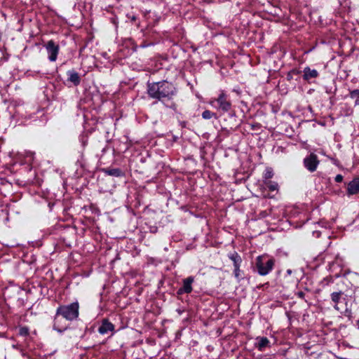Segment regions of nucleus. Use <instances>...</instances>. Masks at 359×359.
Wrapping results in <instances>:
<instances>
[{
	"label": "nucleus",
	"mask_w": 359,
	"mask_h": 359,
	"mask_svg": "<svg viewBox=\"0 0 359 359\" xmlns=\"http://www.w3.org/2000/svg\"><path fill=\"white\" fill-rule=\"evenodd\" d=\"M79 305L78 302H73L67 305L60 306L54 317L53 329L58 332H64L68 325L63 322L62 318L67 321H72L79 317Z\"/></svg>",
	"instance_id": "1"
},
{
	"label": "nucleus",
	"mask_w": 359,
	"mask_h": 359,
	"mask_svg": "<svg viewBox=\"0 0 359 359\" xmlns=\"http://www.w3.org/2000/svg\"><path fill=\"white\" fill-rule=\"evenodd\" d=\"M147 93L150 97L162 100L170 99L175 93L172 84L165 81H160L148 84Z\"/></svg>",
	"instance_id": "2"
},
{
	"label": "nucleus",
	"mask_w": 359,
	"mask_h": 359,
	"mask_svg": "<svg viewBox=\"0 0 359 359\" xmlns=\"http://www.w3.org/2000/svg\"><path fill=\"white\" fill-rule=\"evenodd\" d=\"M275 264L273 258L269 259L266 255L258 256L256 258L255 266L257 272L261 276H266L272 271Z\"/></svg>",
	"instance_id": "3"
},
{
	"label": "nucleus",
	"mask_w": 359,
	"mask_h": 359,
	"mask_svg": "<svg viewBox=\"0 0 359 359\" xmlns=\"http://www.w3.org/2000/svg\"><path fill=\"white\" fill-rule=\"evenodd\" d=\"M216 102L218 104L217 108L220 109L223 111H229L231 109V104L230 101L227 99V95L222 92L219 95L218 98L212 101L211 104L213 105V103Z\"/></svg>",
	"instance_id": "4"
},
{
	"label": "nucleus",
	"mask_w": 359,
	"mask_h": 359,
	"mask_svg": "<svg viewBox=\"0 0 359 359\" xmlns=\"http://www.w3.org/2000/svg\"><path fill=\"white\" fill-rule=\"evenodd\" d=\"M44 46L48 54L49 60L51 62L55 61L59 53V46L55 44L53 40H50Z\"/></svg>",
	"instance_id": "5"
},
{
	"label": "nucleus",
	"mask_w": 359,
	"mask_h": 359,
	"mask_svg": "<svg viewBox=\"0 0 359 359\" xmlns=\"http://www.w3.org/2000/svg\"><path fill=\"white\" fill-rule=\"evenodd\" d=\"M319 161L318 159V156L314 154H311L304 159V165L305 168L311 172L316 170Z\"/></svg>",
	"instance_id": "6"
},
{
	"label": "nucleus",
	"mask_w": 359,
	"mask_h": 359,
	"mask_svg": "<svg viewBox=\"0 0 359 359\" xmlns=\"http://www.w3.org/2000/svg\"><path fill=\"white\" fill-rule=\"evenodd\" d=\"M194 281V278L192 276H189L183 280V286L180 288L177 291L178 294H182L183 293H191L192 291V283Z\"/></svg>",
	"instance_id": "7"
},
{
	"label": "nucleus",
	"mask_w": 359,
	"mask_h": 359,
	"mask_svg": "<svg viewBox=\"0 0 359 359\" xmlns=\"http://www.w3.org/2000/svg\"><path fill=\"white\" fill-rule=\"evenodd\" d=\"M359 194V177H355L347 185V194L348 196Z\"/></svg>",
	"instance_id": "8"
},
{
	"label": "nucleus",
	"mask_w": 359,
	"mask_h": 359,
	"mask_svg": "<svg viewBox=\"0 0 359 359\" xmlns=\"http://www.w3.org/2000/svg\"><path fill=\"white\" fill-rule=\"evenodd\" d=\"M114 325L110 323L107 319L102 320V325L98 328V332L101 334H106L109 332H113Z\"/></svg>",
	"instance_id": "9"
},
{
	"label": "nucleus",
	"mask_w": 359,
	"mask_h": 359,
	"mask_svg": "<svg viewBox=\"0 0 359 359\" xmlns=\"http://www.w3.org/2000/svg\"><path fill=\"white\" fill-rule=\"evenodd\" d=\"M256 341L255 347L260 351H264L266 348L270 346V341L266 337H257Z\"/></svg>",
	"instance_id": "10"
},
{
	"label": "nucleus",
	"mask_w": 359,
	"mask_h": 359,
	"mask_svg": "<svg viewBox=\"0 0 359 359\" xmlns=\"http://www.w3.org/2000/svg\"><path fill=\"white\" fill-rule=\"evenodd\" d=\"M68 80L73 83L74 86H78L81 82V79L77 72L74 70H69L67 72Z\"/></svg>",
	"instance_id": "11"
},
{
	"label": "nucleus",
	"mask_w": 359,
	"mask_h": 359,
	"mask_svg": "<svg viewBox=\"0 0 359 359\" xmlns=\"http://www.w3.org/2000/svg\"><path fill=\"white\" fill-rule=\"evenodd\" d=\"M318 76V72L316 69H311L309 67H306L304 69V79L305 80H310L316 78Z\"/></svg>",
	"instance_id": "12"
},
{
	"label": "nucleus",
	"mask_w": 359,
	"mask_h": 359,
	"mask_svg": "<svg viewBox=\"0 0 359 359\" xmlns=\"http://www.w3.org/2000/svg\"><path fill=\"white\" fill-rule=\"evenodd\" d=\"M264 185L268 188L270 191H274L278 190V184L276 182L271 180H264Z\"/></svg>",
	"instance_id": "13"
},
{
	"label": "nucleus",
	"mask_w": 359,
	"mask_h": 359,
	"mask_svg": "<svg viewBox=\"0 0 359 359\" xmlns=\"http://www.w3.org/2000/svg\"><path fill=\"white\" fill-rule=\"evenodd\" d=\"M343 292H334L331 294V299L335 304L334 309L338 310L337 304L339 302V300L341 297Z\"/></svg>",
	"instance_id": "14"
},
{
	"label": "nucleus",
	"mask_w": 359,
	"mask_h": 359,
	"mask_svg": "<svg viewBox=\"0 0 359 359\" xmlns=\"http://www.w3.org/2000/svg\"><path fill=\"white\" fill-rule=\"evenodd\" d=\"M103 171L107 175H111V176H114V177H119L122 174L121 170L118 168H112V169L106 168V169H104Z\"/></svg>",
	"instance_id": "15"
},
{
	"label": "nucleus",
	"mask_w": 359,
	"mask_h": 359,
	"mask_svg": "<svg viewBox=\"0 0 359 359\" xmlns=\"http://www.w3.org/2000/svg\"><path fill=\"white\" fill-rule=\"evenodd\" d=\"M229 257L233 261L234 267L240 266V264L241 262V258L237 253L231 254Z\"/></svg>",
	"instance_id": "16"
},
{
	"label": "nucleus",
	"mask_w": 359,
	"mask_h": 359,
	"mask_svg": "<svg viewBox=\"0 0 359 359\" xmlns=\"http://www.w3.org/2000/svg\"><path fill=\"white\" fill-rule=\"evenodd\" d=\"M29 330L27 327H20L18 330V334L22 337H27L29 335Z\"/></svg>",
	"instance_id": "17"
},
{
	"label": "nucleus",
	"mask_w": 359,
	"mask_h": 359,
	"mask_svg": "<svg viewBox=\"0 0 359 359\" xmlns=\"http://www.w3.org/2000/svg\"><path fill=\"white\" fill-rule=\"evenodd\" d=\"M273 176V170L271 168H267L264 172V180H269Z\"/></svg>",
	"instance_id": "18"
},
{
	"label": "nucleus",
	"mask_w": 359,
	"mask_h": 359,
	"mask_svg": "<svg viewBox=\"0 0 359 359\" xmlns=\"http://www.w3.org/2000/svg\"><path fill=\"white\" fill-rule=\"evenodd\" d=\"M215 115L214 113L209 110H205L202 113V117L204 119H210Z\"/></svg>",
	"instance_id": "19"
},
{
	"label": "nucleus",
	"mask_w": 359,
	"mask_h": 359,
	"mask_svg": "<svg viewBox=\"0 0 359 359\" xmlns=\"http://www.w3.org/2000/svg\"><path fill=\"white\" fill-rule=\"evenodd\" d=\"M350 96L351 98H358L359 97V89L353 90L350 92Z\"/></svg>",
	"instance_id": "20"
},
{
	"label": "nucleus",
	"mask_w": 359,
	"mask_h": 359,
	"mask_svg": "<svg viewBox=\"0 0 359 359\" xmlns=\"http://www.w3.org/2000/svg\"><path fill=\"white\" fill-rule=\"evenodd\" d=\"M234 275H235V277L238 279H239L241 278L240 266H237V267H234Z\"/></svg>",
	"instance_id": "21"
},
{
	"label": "nucleus",
	"mask_w": 359,
	"mask_h": 359,
	"mask_svg": "<svg viewBox=\"0 0 359 359\" xmlns=\"http://www.w3.org/2000/svg\"><path fill=\"white\" fill-rule=\"evenodd\" d=\"M343 180V176L341 175H337L335 177V182H341Z\"/></svg>",
	"instance_id": "22"
},
{
	"label": "nucleus",
	"mask_w": 359,
	"mask_h": 359,
	"mask_svg": "<svg viewBox=\"0 0 359 359\" xmlns=\"http://www.w3.org/2000/svg\"><path fill=\"white\" fill-rule=\"evenodd\" d=\"M297 296L299 297V298H301V299H304V296H305V293L302 291H299L297 293Z\"/></svg>",
	"instance_id": "23"
},
{
	"label": "nucleus",
	"mask_w": 359,
	"mask_h": 359,
	"mask_svg": "<svg viewBox=\"0 0 359 359\" xmlns=\"http://www.w3.org/2000/svg\"><path fill=\"white\" fill-rule=\"evenodd\" d=\"M250 126H251V128H252V130H255V129H256L257 128H259V124H258V123H256V124H251V125H250Z\"/></svg>",
	"instance_id": "24"
},
{
	"label": "nucleus",
	"mask_w": 359,
	"mask_h": 359,
	"mask_svg": "<svg viewBox=\"0 0 359 359\" xmlns=\"http://www.w3.org/2000/svg\"><path fill=\"white\" fill-rule=\"evenodd\" d=\"M287 273L290 274L291 273V270L289 269V270H287Z\"/></svg>",
	"instance_id": "25"
},
{
	"label": "nucleus",
	"mask_w": 359,
	"mask_h": 359,
	"mask_svg": "<svg viewBox=\"0 0 359 359\" xmlns=\"http://www.w3.org/2000/svg\"><path fill=\"white\" fill-rule=\"evenodd\" d=\"M357 325H358V327L359 329V320L357 321Z\"/></svg>",
	"instance_id": "26"
}]
</instances>
